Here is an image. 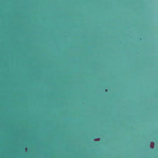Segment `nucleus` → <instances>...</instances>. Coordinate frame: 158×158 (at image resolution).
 <instances>
[{"mask_svg":"<svg viewBox=\"0 0 158 158\" xmlns=\"http://www.w3.org/2000/svg\"><path fill=\"white\" fill-rule=\"evenodd\" d=\"M105 90H106V91H107V90L106 89Z\"/></svg>","mask_w":158,"mask_h":158,"instance_id":"nucleus-1","label":"nucleus"}]
</instances>
